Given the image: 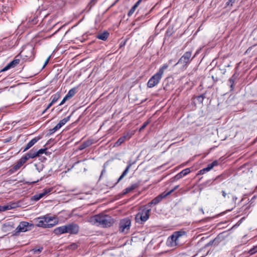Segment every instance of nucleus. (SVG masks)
I'll use <instances>...</instances> for the list:
<instances>
[{
  "label": "nucleus",
  "instance_id": "nucleus-1",
  "mask_svg": "<svg viewBox=\"0 0 257 257\" xmlns=\"http://www.w3.org/2000/svg\"><path fill=\"white\" fill-rule=\"evenodd\" d=\"M89 222L97 226L108 227L114 223V220L109 215L101 213L90 217Z\"/></svg>",
  "mask_w": 257,
  "mask_h": 257
},
{
  "label": "nucleus",
  "instance_id": "nucleus-2",
  "mask_svg": "<svg viewBox=\"0 0 257 257\" xmlns=\"http://www.w3.org/2000/svg\"><path fill=\"white\" fill-rule=\"evenodd\" d=\"M36 225L43 228H51L57 224V220L55 216L49 214L37 217L35 219Z\"/></svg>",
  "mask_w": 257,
  "mask_h": 257
},
{
  "label": "nucleus",
  "instance_id": "nucleus-3",
  "mask_svg": "<svg viewBox=\"0 0 257 257\" xmlns=\"http://www.w3.org/2000/svg\"><path fill=\"white\" fill-rule=\"evenodd\" d=\"M169 67V64H164L160 67L158 72L153 75L149 80L147 83V86L149 88H153L156 86L161 79L164 72V70L167 69Z\"/></svg>",
  "mask_w": 257,
  "mask_h": 257
},
{
  "label": "nucleus",
  "instance_id": "nucleus-4",
  "mask_svg": "<svg viewBox=\"0 0 257 257\" xmlns=\"http://www.w3.org/2000/svg\"><path fill=\"white\" fill-rule=\"evenodd\" d=\"M183 236H186V232L183 230L174 232L168 238L167 241V245L170 247H174L180 244V239Z\"/></svg>",
  "mask_w": 257,
  "mask_h": 257
},
{
  "label": "nucleus",
  "instance_id": "nucleus-5",
  "mask_svg": "<svg viewBox=\"0 0 257 257\" xmlns=\"http://www.w3.org/2000/svg\"><path fill=\"white\" fill-rule=\"evenodd\" d=\"M150 211L151 209L148 208L147 206L140 209L136 215L135 219L136 222L142 224L146 221L149 218Z\"/></svg>",
  "mask_w": 257,
  "mask_h": 257
},
{
  "label": "nucleus",
  "instance_id": "nucleus-6",
  "mask_svg": "<svg viewBox=\"0 0 257 257\" xmlns=\"http://www.w3.org/2000/svg\"><path fill=\"white\" fill-rule=\"evenodd\" d=\"M192 55L191 51L186 52L183 56L179 59V61L175 65L178 64L181 65L183 67H186L188 64L192 61L195 56L191 58Z\"/></svg>",
  "mask_w": 257,
  "mask_h": 257
},
{
  "label": "nucleus",
  "instance_id": "nucleus-7",
  "mask_svg": "<svg viewBox=\"0 0 257 257\" xmlns=\"http://www.w3.org/2000/svg\"><path fill=\"white\" fill-rule=\"evenodd\" d=\"M33 227L32 223L26 221H22L15 229L16 233L24 232L30 230Z\"/></svg>",
  "mask_w": 257,
  "mask_h": 257
},
{
  "label": "nucleus",
  "instance_id": "nucleus-8",
  "mask_svg": "<svg viewBox=\"0 0 257 257\" xmlns=\"http://www.w3.org/2000/svg\"><path fill=\"white\" fill-rule=\"evenodd\" d=\"M66 233L70 234H77L79 231V226L74 223H71L65 225Z\"/></svg>",
  "mask_w": 257,
  "mask_h": 257
},
{
  "label": "nucleus",
  "instance_id": "nucleus-9",
  "mask_svg": "<svg viewBox=\"0 0 257 257\" xmlns=\"http://www.w3.org/2000/svg\"><path fill=\"white\" fill-rule=\"evenodd\" d=\"M170 194V192H164L161 194L159 195L155 198H154L151 202H150L147 206L149 207H151L152 205H155L160 203L161 200L165 198L166 196Z\"/></svg>",
  "mask_w": 257,
  "mask_h": 257
},
{
  "label": "nucleus",
  "instance_id": "nucleus-10",
  "mask_svg": "<svg viewBox=\"0 0 257 257\" xmlns=\"http://www.w3.org/2000/svg\"><path fill=\"white\" fill-rule=\"evenodd\" d=\"M191 172L190 168H188L183 170L180 173L176 175L174 177L172 178V181H177L183 177L187 175Z\"/></svg>",
  "mask_w": 257,
  "mask_h": 257
},
{
  "label": "nucleus",
  "instance_id": "nucleus-11",
  "mask_svg": "<svg viewBox=\"0 0 257 257\" xmlns=\"http://www.w3.org/2000/svg\"><path fill=\"white\" fill-rule=\"evenodd\" d=\"M128 229V219L124 218L120 221L119 230L121 232L124 231L125 229Z\"/></svg>",
  "mask_w": 257,
  "mask_h": 257
},
{
  "label": "nucleus",
  "instance_id": "nucleus-12",
  "mask_svg": "<svg viewBox=\"0 0 257 257\" xmlns=\"http://www.w3.org/2000/svg\"><path fill=\"white\" fill-rule=\"evenodd\" d=\"M25 159L22 157L17 163V164L10 170L12 172H14L19 170L23 164L26 163Z\"/></svg>",
  "mask_w": 257,
  "mask_h": 257
},
{
  "label": "nucleus",
  "instance_id": "nucleus-13",
  "mask_svg": "<svg viewBox=\"0 0 257 257\" xmlns=\"http://www.w3.org/2000/svg\"><path fill=\"white\" fill-rule=\"evenodd\" d=\"M40 137H35L32 139L25 147L23 152H25L34 146L39 140Z\"/></svg>",
  "mask_w": 257,
  "mask_h": 257
},
{
  "label": "nucleus",
  "instance_id": "nucleus-14",
  "mask_svg": "<svg viewBox=\"0 0 257 257\" xmlns=\"http://www.w3.org/2000/svg\"><path fill=\"white\" fill-rule=\"evenodd\" d=\"M22 157L25 159V161L27 162L29 159L35 158L37 157V156L36 152L33 150H31Z\"/></svg>",
  "mask_w": 257,
  "mask_h": 257
},
{
  "label": "nucleus",
  "instance_id": "nucleus-15",
  "mask_svg": "<svg viewBox=\"0 0 257 257\" xmlns=\"http://www.w3.org/2000/svg\"><path fill=\"white\" fill-rule=\"evenodd\" d=\"M53 233L57 235L66 233L65 225L55 228L53 230Z\"/></svg>",
  "mask_w": 257,
  "mask_h": 257
},
{
  "label": "nucleus",
  "instance_id": "nucleus-16",
  "mask_svg": "<svg viewBox=\"0 0 257 257\" xmlns=\"http://www.w3.org/2000/svg\"><path fill=\"white\" fill-rule=\"evenodd\" d=\"M20 59H15L10 62L4 69V71L7 70L11 68H14L20 63Z\"/></svg>",
  "mask_w": 257,
  "mask_h": 257
},
{
  "label": "nucleus",
  "instance_id": "nucleus-17",
  "mask_svg": "<svg viewBox=\"0 0 257 257\" xmlns=\"http://www.w3.org/2000/svg\"><path fill=\"white\" fill-rule=\"evenodd\" d=\"M93 143L92 140H88L84 142L78 148V150L79 151L83 150L85 148L90 146Z\"/></svg>",
  "mask_w": 257,
  "mask_h": 257
},
{
  "label": "nucleus",
  "instance_id": "nucleus-18",
  "mask_svg": "<svg viewBox=\"0 0 257 257\" xmlns=\"http://www.w3.org/2000/svg\"><path fill=\"white\" fill-rule=\"evenodd\" d=\"M109 36V33L107 31H104L103 33L99 34L96 36V38L98 39L106 41Z\"/></svg>",
  "mask_w": 257,
  "mask_h": 257
},
{
  "label": "nucleus",
  "instance_id": "nucleus-19",
  "mask_svg": "<svg viewBox=\"0 0 257 257\" xmlns=\"http://www.w3.org/2000/svg\"><path fill=\"white\" fill-rule=\"evenodd\" d=\"M236 78L235 74H234L228 80V85L230 87V90L232 91L234 89V81Z\"/></svg>",
  "mask_w": 257,
  "mask_h": 257
},
{
  "label": "nucleus",
  "instance_id": "nucleus-20",
  "mask_svg": "<svg viewBox=\"0 0 257 257\" xmlns=\"http://www.w3.org/2000/svg\"><path fill=\"white\" fill-rule=\"evenodd\" d=\"M142 0H138L137 3L132 7V8L130 10V16L133 14L137 8L139 7L140 3L142 2Z\"/></svg>",
  "mask_w": 257,
  "mask_h": 257
},
{
  "label": "nucleus",
  "instance_id": "nucleus-21",
  "mask_svg": "<svg viewBox=\"0 0 257 257\" xmlns=\"http://www.w3.org/2000/svg\"><path fill=\"white\" fill-rule=\"evenodd\" d=\"M71 117V115L68 116L67 117H65L62 120H61L59 123L57 124L58 126L61 128L63 125L65 124L70 119V118Z\"/></svg>",
  "mask_w": 257,
  "mask_h": 257
},
{
  "label": "nucleus",
  "instance_id": "nucleus-22",
  "mask_svg": "<svg viewBox=\"0 0 257 257\" xmlns=\"http://www.w3.org/2000/svg\"><path fill=\"white\" fill-rule=\"evenodd\" d=\"M60 97V94L59 92L56 93L55 94L51 96V102L53 103H55L59 99Z\"/></svg>",
  "mask_w": 257,
  "mask_h": 257
},
{
  "label": "nucleus",
  "instance_id": "nucleus-23",
  "mask_svg": "<svg viewBox=\"0 0 257 257\" xmlns=\"http://www.w3.org/2000/svg\"><path fill=\"white\" fill-rule=\"evenodd\" d=\"M52 190V188L46 189L44 190L43 192L39 193L38 195L39 197H40V198L41 199L42 197H43L44 196H45L46 195H47V194H48L50 192H51Z\"/></svg>",
  "mask_w": 257,
  "mask_h": 257
},
{
  "label": "nucleus",
  "instance_id": "nucleus-24",
  "mask_svg": "<svg viewBox=\"0 0 257 257\" xmlns=\"http://www.w3.org/2000/svg\"><path fill=\"white\" fill-rule=\"evenodd\" d=\"M14 207H15L14 206H13L11 205L0 206V212H3V211H6V210H10Z\"/></svg>",
  "mask_w": 257,
  "mask_h": 257
},
{
  "label": "nucleus",
  "instance_id": "nucleus-25",
  "mask_svg": "<svg viewBox=\"0 0 257 257\" xmlns=\"http://www.w3.org/2000/svg\"><path fill=\"white\" fill-rule=\"evenodd\" d=\"M126 137L123 136L120 138L115 143L114 146L117 147L120 146L122 143L124 142L126 139Z\"/></svg>",
  "mask_w": 257,
  "mask_h": 257
},
{
  "label": "nucleus",
  "instance_id": "nucleus-26",
  "mask_svg": "<svg viewBox=\"0 0 257 257\" xmlns=\"http://www.w3.org/2000/svg\"><path fill=\"white\" fill-rule=\"evenodd\" d=\"M76 93V89L75 88L71 89L66 95L69 98L72 97Z\"/></svg>",
  "mask_w": 257,
  "mask_h": 257
},
{
  "label": "nucleus",
  "instance_id": "nucleus-27",
  "mask_svg": "<svg viewBox=\"0 0 257 257\" xmlns=\"http://www.w3.org/2000/svg\"><path fill=\"white\" fill-rule=\"evenodd\" d=\"M218 165V162L216 160L214 161L212 163L209 164L206 167L210 171L212 169L214 166H216Z\"/></svg>",
  "mask_w": 257,
  "mask_h": 257
},
{
  "label": "nucleus",
  "instance_id": "nucleus-28",
  "mask_svg": "<svg viewBox=\"0 0 257 257\" xmlns=\"http://www.w3.org/2000/svg\"><path fill=\"white\" fill-rule=\"evenodd\" d=\"M205 94H202L199 96H196L195 98L197 99L199 103H202L205 97Z\"/></svg>",
  "mask_w": 257,
  "mask_h": 257
},
{
  "label": "nucleus",
  "instance_id": "nucleus-29",
  "mask_svg": "<svg viewBox=\"0 0 257 257\" xmlns=\"http://www.w3.org/2000/svg\"><path fill=\"white\" fill-rule=\"evenodd\" d=\"M43 249V248L42 247H40L38 248H33L31 249L30 251L33 254H39L42 252Z\"/></svg>",
  "mask_w": 257,
  "mask_h": 257
},
{
  "label": "nucleus",
  "instance_id": "nucleus-30",
  "mask_svg": "<svg viewBox=\"0 0 257 257\" xmlns=\"http://www.w3.org/2000/svg\"><path fill=\"white\" fill-rule=\"evenodd\" d=\"M128 171V165L126 166L125 170L123 172L122 174L121 175V176L119 177L118 179V182L120 181L127 173V172Z\"/></svg>",
  "mask_w": 257,
  "mask_h": 257
},
{
  "label": "nucleus",
  "instance_id": "nucleus-31",
  "mask_svg": "<svg viewBox=\"0 0 257 257\" xmlns=\"http://www.w3.org/2000/svg\"><path fill=\"white\" fill-rule=\"evenodd\" d=\"M218 239L215 238L213 240H210L207 244V245H214V246H217L218 244Z\"/></svg>",
  "mask_w": 257,
  "mask_h": 257
},
{
  "label": "nucleus",
  "instance_id": "nucleus-32",
  "mask_svg": "<svg viewBox=\"0 0 257 257\" xmlns=\"http://www.w3.org/2000/svg\"><path fill=\"white\" fill-rule=\"evenodd\" d=\"M47 149V148L41 149L39 150L38 151L36 152L37 156L39 157V156H40L41 155H42V154H44V153H45V154H47V152H46Z\"/></svg>",
  "mask_w": 257,
  "mask_h": 257
},
{
  "label": "nucleus",
  "instance_id": "nucleus-33",
  "mask_svg": "<svg viewBox=\"0 0 257 257\" xmlns=\"http://www.w3.org/2000/svg\"><path fill=\"white\" fill-rule=\"evenodd\" d=\"M60 128L57 124L54 127L49 130V134H48L49 135H51L53 134L55 132H56L57 131H58Z\"/></svg>",
  "mask_w": 257,
  "mask_h": 257
},
{
  "label": "nucleus",
  "instance_id": "nucleus-34",
  "mask_svg": "<svg viewBox=\"0 0 257 257\" xmlns=\"http://www.w3.org/2000/svg\"><path fill=\"white\" fill-rule=\"evenodd\" d=\"M257 252V245L256 246H254L252 248H251L248 251V253L250 255H252Z\"/></svg>",
  "mask_w": 257,
  "mask_h": 257
},
{
  "label": "nucleus",
  "instance_id": "nucleus-35",
  "mask_svg": "<svg viewBox=\"0 0 257 257\" xmlns=\"http://www.w3.org/2000/svg\"><path fill=\"white\" fill-rule=\"evenodd\" d=\"M150 122V121L149 120H147L146 121H145L143 124L141 126V127H140V128L139 129V131L140 132H141L143 130H144Z\"/></svg>",
  "mask_w": 257,
  "mask_h": 257
},
{
  "label": "nucleus",
  "instance_id": "nucleus-36",
  "mask_svg": "<svg viewBox=\"0 0 257 257\" xmlns=\"http://www.w3.org/2000/svg\"><path fill=\"white\" fill-rule=\"evenodd\" d=\"M98 1V0H90L89 3L88 5V7H89V9L93 7L97 3Z\"/></svg>",
  "mask_w": 257,
  "mask_h": 257
},
{
  "label": "nucleus",
  "instance_id": "nucleus-37",
  "mask_svg": "<svg viewBox=\"0 0 257 257\" xmlns=\"http://www.w3.org/2000/svg\"><path fill=\"white\" fill-rule=\"evenodd\" d=\"M78 247V245L75 243H73L68 246V248L70 249L74 250Z\"/></svg>",
  "mask_w": 257,
  "mask_h": 257
},
{
  "label": "nucleus",
  "instance_id": "nucleus-38",
  "mask_svg": "<svg viewBox=\"0 0 257 257\" xmlns=\"http://www.w3.org/2000/svg\"><path fill=\"white\" fill-rule=\"evenodd\" d=\"M225 178V175L223 174H221L220 175H218L217 176L215 179H214V181L219 180V181H222Z\"/></svg>",
  "mask_w": 257,
  "mask_h": 257
},
{
  "label": "nucleus",
  "instance_id": "nucleus-39",
  "mask_svg": "<svg viewBox=\"0 0 257 257\" xmlns=\"http://www.w3.org/2000/svg\"><path fill=\"white\" fill-rule=\"evenodd\" d=\"M139 186V185L137 183H136V184H133L130 187V192L132 190H133L135 189H136Z\"/></svg>",
  "mask_w": 257,
  "mask_h": 257
},
{
  "label": "nucleus",
  "instance_id": "nucleus-40",
  "mask_svg": "<svg viewBox=\"0 0 257 257\" xmlns=\"http://www.w3.org/2000/svg\"><path fill=\"white\" fill-rule=\"evenodd\" d=\"M40 199V198L39 197L38 194H36L32 197V200H34L35 201H37L39 200Z\"/></svg>",
  "mask_w": 257,
  "mask_h": 257
},
{
  "label": "nucleus",
  "instance_id": "nucleus-41",
  "mask_svg": "<svg viewBox=\"0 0 257 257\" xmlns=\"http://www.w3.org/2000/svg\"><path fill=\"white\" fill-rule=\"evenodd\" d=\"M68 99H69L66 95L63 98L60 103L59 104V105H61L63 104Z\"/></svg>",
  "mask_w": 257,
  "mask_h": 257
},
{
  "label": "nucleus",
  "instance_id": "nucleus-42",
  "mask_svg": "<svg viewBox=\"0 0 257 257\" xmlns=\"http://www.w3.org/2000/svg\"><path fill=\"white\" fill-rule=\"evenodd\" d=\"M54 103H52L51 101V102L48 105L46 109L43 111L42 113L44 114L50 107Z\"/></svg>",
  "mask_w": 257,
  "mask_h": 257
},
{
  "label": "nucleus",
  "instance_id": "nucleus-43",
  "mask_svg": "<svg viewBox=\"0 0 257 257\" xmlns=\"http://www.w3.org/2000/svg\"><path fill=\"white\" fill-rule=\"evenodd\" d=\"M131 129H132V131H130V138H131V136L133 135L135 133L136 131L138 130V128H136L135 129H133L132 128Z\"/></svg>",
  "mask_w": 257,
  "mask_h": 257
},
{
  "label": "nucleus",
  "instance_id": "nucleus-44",
  "mask_svg": "<svg viewBox=\"0 0 257 257\" xmlns=\"http://www.w3.org/2000/svg\"><path fill=\"white\" fill-rule=\"evenodd\" d=\"M128 193V187L126 188L123 192L120 194V195H124Z\"/></svg>",
  "mask_w": 257,
  "mask_h": 257
},
{
  "label": "nucleus",
  "instance_id": "nucleus-45",
  "mask_svg": "<svg viewBox=\"0 0 257 257\" xmlns=\"http://www.w3.org/2000/svg\"><path fill=\"white\" fill-rule=\"evenodd\" d=\"M179 187V185H177L175 187H174V188L173 189H172V190H171L170 191H168V192H170V194H171L173 192H174L176 189H177V188H178Z\"/></svg>",
  "mask_w": 257,
  "mask_h": 257
},
{
  "label": "nucleus",
  "instance_id": "nucleus-46",
  "mask_svg": "<svg viewBox=\"0 0 257 257\" xmlns=\"http://www.w3.org/2000/svg\"><path fill=\"white\" fill-rule=\"evenodd\" d=\"M221 193H222V195L223 196V197L226 198L227 193L225 192V191L224 190H222Z\"/></svg>",
  "mask_w": 257,
  "mask_h": 257
},
{
  "label": "nucleus",
  "instance_id": "nucleus-47",
  "mask_svg": "<svg viewBox=\"0 0 257 257\" xmlns=\"http://www.w3.org/2000/svg\"><path fill=\"white\" fill-rule=\"evenodd\" d=\"M203 170H200L197 173V175H202L205 173L204 172H202Z\"/></svg>",
  "mask_w": 257,
  "mask_h": 257
},
{
  "label": "nucleus",
  "instance_id": "nucleus-48",
  "mask_svg": "<svg viewBox=\"0 0 257 257\" xmlns=\"http://www.w3.org/2000/svg\"><path fill=\"white\" fill-rule=\"evenodd\" d=\"M49 58H48L47 59V60H46V61H45V63H44V66H43V67H45L47 65V64H48V62H49Z\"/></svg>",
  "mask_w": 257,
  "mask_h": 257
},
{
  "label": "nucleus",
  "instance_id": "nucleus-49",
  "mask_svg": "<svg viewBox=\"0 0 257 257\" xmlns=\"http://www.w3.org/2000/svg\"><path fill=\"white\" fill-rule=\"evenodd\" d=\"M202 170H203L202 172H204L205 173L209 171V169L207 167L202 169Z\"/></svg>",
  "mask_w": 257,
  "mask_h": 257
},
{
  "label": "nucleus",
  "instance_id": "nucleus-50",
  "mask_svg": "<svg viewBox=\"0 0 257 257\" xmlns=\"http://www.w3.org/2000/svg\"><path fill=\"white\" fill-rule=\"evenodd\" d=\"M166 35H167L168 36H170L172 35V33L170 32L169 29L166 32Z\"/></svg>",
  "mask_w": 257,
  "mask_h": 257
},
{
  "label": "nucleus",
  "instance_id": "nucleus-51",
  "mask_svg": "<svg viewBox=\"0 0 257 257\" xmlns=\"http://www.w3.org/2000/svg\"><path fill=\"white\" fill-rule=\"evenodd\" d=\"M32 24H33V25L36 24L37 23V21H36V19H34L33 20H32Z\"/></svg>",
  "mask_w": 257,
  "mask_h": 257
},
{
  "label": "nucleus",
  "instance_id": "nucleus-52",
  "mask_svg": "<svg viewBox=\"0 0 257 257\" xmlns=\"http://www.w3.org/2000/svg\"><path fill=\"white\" fill-rule=\"evenodd\" d=\"M231 3V6L235 2V0H228Z\"/></svg>",
  "mask_w": 257,
  "mask_h": 257
},
{
  "label": "nucleus",
  "instance_id": "nucleus-53",
  "mask_svg": "<svg viewBox=\"0 0 257 257\" xmlns=\"http://www.w3.org/2000/svg\"><path fill=\"white\" fill-rule=\"evenodd\" d=\"M251 47H249V48L247 49V50L246 51V53H247L249 51H250V50H251Z\"/></svg>",
  "mask_w": 257,
  "mask_h": 257
},
{
  "label": "nucleus",
  "instance_id": "nucleus-54",
  "mask_svg": "<svg viewBox=\"0 0 257 257\" xmlns=\"http://www.w3.org/2000/svg\"><path fill=\"white\" fill-rule=\"evenodd\" d=\"M230 3V2H229V1H228V2H227L226 3V6H229V4Z\"/></svg>",
  "mask_w": 257,
  "mask_h": 257
},
{
  "label": "nucleus",
  "instance_id": "nucleus-55",
  "mask_svg": "<svg viewBox=\"0 0 257 257\" xmlns=\"http://www.w3.org/2000/svg\"><path fill=\"white\" fill-rule=\"evenodd\" d=\"M105 172V170L104 169L102 171H101V176L102 175L103 173H104V172Z\"/></svg>",
  "mask_w": 257,
  "mask_h": 257
},
{
  "label": "nucleus",
  "instance_id": "nucleus-56",
  "mask_svg": "<svg viewBox=\"0 0 257 257\" xmlns=\"http://www.w3.org/2000/svg\"><path fill=\"white\" fill-rule=\"evenodd\" d=\"M237 199V197H233V200H236Z\"/></svg>",
  "mask_w": 257,
  "mask_h": 257
},
{
  "label": "nucleus",
  "instance_id": "nucleus-57",
  "mask_svg": "<svg viewBox=\"0 0 257 257\" xmlns=\"http://www.w3.org/2000/svg\"><path fill=\"white\" fill-rule=\"evenodd\" d=\"M118 1V0H116V1L114 3V4L112 5V6H113V5H114L117 3V2Z\"/></svg>",
  "mask_w": 257,
  "mask_h": 257
},
{
  "label": "nucleus",
  "instance_id": "nucleus-58",
  "mask_svg": "<svg viewBox=\"0 0 257 257\" xmlns=\"http://www.w3.org/2000/svg\"><path fill=\"white\" fill-rule=\"evenodd\" d=\"M171 61H172V60H169V63H170Z\"/></svg>",
  "mask_w": 257,
  "mask_h": 257
},
{
  "label": "nucleus",
  "instance_id": "nucleus-59",
  "mask_svg": "<svg viewBox=\"0 0 257 257\" xmlns=\"http://www.w3.org/2000/svg\"><path fill=\"white\" fill-rule=\"evenodd\" d=\"M256 257H257V256Z\"/></svg>",
  "mask_w": 257,
  "mask_h": 257
}]
</instances>
